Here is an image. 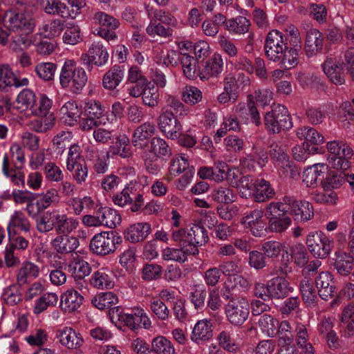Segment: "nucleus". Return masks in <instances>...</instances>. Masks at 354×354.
<instances>
[{"label":"nucleus","instance_id":"obj_28","mask_svg":"<svg viewBox=\"0 0 354 354\" xmlns=\"http://www.w3.org/2000/svg\"><path fill=\"white\" fill-rule=\"evenodd\" d=\"M301 47V46L299 45L297 48H288L285 46L281 56H279L278 59L274 62H279L280 67L285 70L295 68L299 63V50Z\"/></svg>","mask_w":354,"mask_h":354},{"label":"nucleus","instance_id":"obj_46","mask_svg":"<svg viewBox=\"0 0 354 354\" xmlns=\"http://www.w3.org/2000/svg\"><path fill=\"white\" fill-rule=\"evenodd\" d=\"M297 136L301 140L313 145H320L324 142V137L315 129L310 127H302L297 130Z\"/></svg>","mask_w":354,"mask_h":354},{"label":"nucleus","instance_id":"obj_25","mask_svg":"<svg viewBox=\"0 0 354 354\" xmlns=\"http://www.w3.org/2000/svg\"><path fill=\"white\" fill-rule=\"evenodd\" d=\"M84 297L74 289L66 290L61 297V308L71 313L76 311L82 305Z\"/></svg>","mask_w":354,"mask_h":354},{"label":"nucleus","instance_id":"obj_41","mask_svg":"<svg viewBox=\"0 0 354 354\" xmlns=\"http://www.w3.org/2000/svg\"><path fill=\"white\" fill-rule=\"evenodd\" d=\"M334 267L341 275H348L353 270V257L346 252H336Z\"/></svg>","mask_w":354,"mask_h":354},{"label":"nucleus","instance_id":"obj_18","mask_svg":"<svg viewBox=\"0 0 354 354\" xmlns=\"http://www.w3.org/2000/svg\"><path fill=\"white\" fill-rule=\"evenodd\" d=\"M322 69L331 82L342 85L345 82L342 64L335 57H328L322 65Z\"/></svg>","mask_w":354,"mask_h":354},{"label":"nucleus","instance_id":"obj_49","mask_svg":"<svg viewBox=\"0 0 354 354\" xmlns=\"http://www.w3.org/2000/svg\"><path fill=\"white\" fill-rule=\"evenodd\" d=\"M78 225L77 219L68 217L65 214H60L55 231L58 234L67 235L76 230Z\"/></svg>","mask_w":354,"mask_h":354},{"label":"nucleus","instance_id":"obj_8","mask_svg":"<svg viewBox=\"0 0 354 354\" xmlns=\"http://www.w3.org/2000/svg\"><path fill=\"white\" fill-rule=\"evenodd\" d=\"M169 171L170 174L174 176L184 173L176 184L177 188L180 190L183 189L190 183L195 172L194 167H190L187 160L181 156L172 159Z\"/></svg>","mask_w":354,"mask_h":354},{"label":"nucleus","instance_id":"obj_33","mask_svg":"<svg viewBox=\"0 0 354 354\" xmlns=\"http://www.w3.org/2000/svg\"><path fill=\"white\" fill-rule=\"evenodd\" d=\"M76 69V63L73 60L68 59L64 62L59 74V84L62 88H68L71 91Z\"/></svg>","mask_w":354,"mask_h":354},{"label":"nucleus","instance_id":"obj_12","mask_svg":"<svg viewBox=\"0 0 354 354\" xmlns=\"http://www.w3.org/2000/svg\"><path fill=\"white\" fill-rule=\"evenodd\" d=\"M115 317L133 331H136L142 326L145 328H148L151 326V322L142 309H137L132 313H122L120 308H118Z\"/></svg>","mask_w":354,"mask_h":354},{"label":"nucleus","instance_id":"obj_24","mask_svg":"<svg viewBox=\"0 0 354 354\" xmlns=\"http://www.w3.org/2000/svg\"><path fill=\"white\" fill-rule=\"evenodd\" d=\"M151 232V225L148 223H138L130 225L124 232V239L135 243L144 241Z\"/></svg>","mask_w":354,"mask_h":354},{"label":"nucleus","instance_id":"obj_47","mask_svg":"<svg viewBox=\"0 0 354 354\" xmlns=\"http://www.w3.org/2000/svg\"><path fill=\"white\" fill-rule=\"evenodd\" d=\"M250 21L243 16H238L230 19L226 22V29L234 34H245L249 31Z\"/></svg>","mask_w":354,"mask_h":354},{"label":"nucleus","instance_id":"obj_17","mask_svg":"<svg viewBox=\"0 0 354 354\" xmlns=\"http://www.w3.org/2000/svg\"><path fill=\"white\" fill-rule=\"evenodd\" d=\"M223 70V62L221 55H214L199 66L198 75L203 81L209 80L212 77H218Z\"/></svg>","mask_w":354,"mask_h":354},{"label":"nucleus","instance_id":"obj_31","mask_svg":"<svg viewBox=\"0 0 354 354\" xmlns=\"http://www.w3.org/2000/svg\"><path fill=\"white\" fill-rule=\"evenodd\" d=\"M112 145L109 147L108 153L118 155L123 158H129L132 155L130 141L125 135L118 136L115 141H112Z\"/></svg>","mask_w":354,"mask_h":354},{"label":"nucleus","instance_id":"obj_32","mask_svg":"<svg viewBox=\"0 0 354 354\" xmlns=\"http://www.w3.org/2000/svg\"><path fill=\"white\" fill-rule=\"evenodd\" d=\"M60 213L57 211L46 212L37 219V229L39 232L46 233L55 229L59 218Z\"/></svg>","mask_w":354,"mask_h":354},{"label":"nucleus","instance_id":"obj_48","mask_svg":"<svg viewBox=\"0 0 354 354\" xmlns=\"http://www.w3.org/2000/svg\"><path fill=\"white\" fill-rule=\"evenodd\" d=\"M43 10L49 15H61L65 17L68 14V6L59 0H41V2Z\"/></svg>","mask_w":354,"mask_h":354},{"label":"nucleus","instance_id":"obj_35","mask_svg":"<svg viewBox=\"0 0 354 354\" xmlns=\"http://www.w3.org/2000/svg\"><path fill=\"white\" fill-rule=\"evenodd\" d=\"M213 336L212 324L210 320L203 319L198 321L192 331V339L198 341H206Z\"/></svg>","mask_w":354,"mask_h":354},{"label":"nucleus","instance_id":"obj_54","mask_svg":"<svg viewBox=\"0 0 354 354\" xmlns=\"http://www.w3.org/2000/svg\"><path fill=\"white\" fill-rule=\"evenodd\" d=\"M151 351L156 354L175 353V349L171 342L163 336H158L152 340Z\"/></svg>","mask_w":354,"mask_h":354},{"label":"nucleus","instance_id":"obj_45","mask_svg":"<svg viewBox=\"0 0 354 354\" xmlns=\"http://www.w3.org/2000/svg\"><path fill=\"white\" fill-rule=\"evenodd\" d=\"M90 283L97 288L109 289L113 286V282L108 274L106 268H102L95 272L90 279Z\"/></svg>","mask_w":354,"mask_h":354},{"label":"nucleus","instance_id":"obj_63","mask_svg":"<svg viewBox=\"0 0 354 354\" xmlns=\"http://www.w3.org/2000/svg\"><path fill=\"white\" fill-rule=\"evenodd\" d=\"M150 309L162 321L169 319L170 311L165 302L158 298H152L150 301Z\"/></svg>","mask_w":354,"mask_h":354},{"label":"nucleus","instance_id":"obj_42","mask_svg":"<svg viewBox=\"0 0 354 354\" xmlns=\"http://www.w3.org/2000/svg\"><path fill=\"white\" fill-rule=\"evenodd\" d=\"M19 228L24 232H29L30 229V223L27 219L24 214L21 211H15L11 216L10 222L8 225V232L9 237L11 236L12 230L14 234L15 228Z\"/></svg>","mask_w":354,"mask_h":354},{"label":"nucleus","instance_id":"obj_37","mask_svg":"<svg viewBox=\"0 0 354 354\" xmlns=\"http://www.w3.org/2000/svg\"><path fill=\"white\" fill-rule=\"evenodd\" d=\"M300 292L304 303L310 306H315L317 301V290L313 286V281L304 278L300 282Z\"/></svg>","mask_w":354,"mask_h":354},{"label":"nucleus","instance_id":"obj_44","mask_svg":"<svg viewBox=\"0 0 354 354\" xmlns=\"http://www.w3.org/2000/svg\"><path fill=\"white\" fill-rule=\"evenodd\" d=\"M36 97L35 93L30 89H23L17 97L16 109L21 111H31L34 103L36 102Z\"/></svg>","mask_w":354,"mask_h":354},{"label":"nucleus","instance_id":"obj_13","mask_svg":"<svg viewBox=\"0 0 354 354\" xmlns=\"http://www.w3.org/2000/svg\"><path fill=\"white\" fill-rule=\"evenodd\" d=\"M283 35L277 30H272L268 32L265 41V52L267 57L273 62L281 56V53L285 48Z\"/></svg>","mask_w":354,"mask_h":354},{"label":"nucleus","instance_id":"obj_16","mask_svg":"<svg viewBox=\"0 0 354 354\" xmlns=\"http://www.w3.org/2000/svg\"><path fill=\"white\" fill-rule=\"evenodd\" d=\"M268 153L266 149L256 144L253 146L252 152L246 154L241 160V165L243 167L249 170H254L257 167H263L268 162Z\"/></svg>","mask_w":354,"mask_h":354},{"label":"nucleus","instance_id":"obj_53","mask_svg":"<svg viewBox=\"0 0 354 354\" xmlns=\"http://www.w3.org/2000/svg\"><path fill=\"white\" fill-rule=\"evenodd\" d=\"M57 64L52 62H40L35 67L37 76L44 82H51L54 80Z\"/></svg>","mask_w":354,"mask_h":354},{"label":"nucleus","instance_id":"obj_11","mask_svg":"<svg viewBox=\"0 0 354 354\" xmlns=\"http://www.w3.org/2000/svg\"><path fill=\"white\" fill-rule=\"evenodd\" d=\"M178 116L174 115L167 109H161L158 117V124L160 130L168 138L174 140L179 137V133L182 130V125L178 120Z\"/></svg>","mask_w":354,"mask_h":354},{"label":"nucleus","instance_id":"obj_29","mask_svg":"<svg viewBox=\"0 0 354 354\" xmlns=\"http://www.w3.org/2000/svg\"><path fill=\"white\" fill-rule=\"evenodd\" d=\"M124 73V66L114 65L104 74L102 79L103 86L109 90L115 89L122 82Z\"/></svg>","mask_w":354,"mask_h":354},{"label":"nucleus","instance_id":"obj_52","mask_svg":"<svg viewBox=\"0 0 354 354\" xmlns=\"http://www.w3.org/2000/svg\"><path fill=\"white\" fill-rule=\"evenodd\" d=\"M21 86L12 69L7 65L0 66V89L6 90L8 87Z\"/></svg>","mask_w":354,"mask_h":354},{"label":"nucleus","instance_id":"obj_23","mask_svg":"<svg viewBox=\"0 0 354 354\" xmlns=\"http://www.w3.org/2000/svg\"><path fill=\"white\" fill-rule=\"evenodd\" d=\"M328 171V167L324 164H315L307 168L303 175V181L307 187H314L319 181L323 185L324 176Z\"/></svg>","mask_w":354,"mask_h":354},{"label":"nucleus","instance_id":"obj_6","mask_svg":"<svg viewBox=\"0 0 354 354\" xmlns=\"http://www.w3.org/2000/svg\"><path fill=\"white\" fill-rule=\"evenodd\" d=\"M3 26L10 31L32 33L35 24L32 19L24 13L14 10L6 12L3 18Z\"/></svg>","mask_w":354,"mask_h":354},{"label":"nucleus","instance_id":"obj_59","mask_svg":"<svg viewBox=\"0 0 354 354\" xmlns=\"http://www.w3.org/2000/svg\"><path fill=\"white\" fill-rule=\"evenodd\" d=\"M71 133L68 131H62L55 136L53 140V149L56 155H62L65 149L70 146Z\"/></svg>","mask_w":354,"mask_h":354},{"label":"nucleus","instance_id":"obj_62","mask_svg":"<svg viewBox=\"0 0 354 354\" xmlns=\"http://www.w3.org/2000/svg\"><path fill=\"white\" fill-rule=\"evenodd\" d=\"M189 254L180 247L178 248L167 247L162 251V257L165 261H174L184 263Z\"/></svg>","mask_w":354,"mask_h":354},{"label":"nucleus","instance_id":"obj_60","mask_svg":"<svg viewBox=\"0 0 354 354\" xmlns=\"http://www.w3.org/2000/svg\"><path fill=\"white\" fill-rule=\"evenodd\" d=\"M162 109H167L178 117L187 115V109H185L181 101L175 96L169 95L166 100V105Z\"/></svg>","mask_w":354,"mask_h":354},{"label":"nucleus","instance_id":"obj_21","mask_svg":"<svg viewBox=\"0 0 354 354\" xmlns=\"http://www.w3.org/2000/svg\"><path fill=\"white\" fill-rule=\"evenodd\" d=\"M315 284L318 294L322 299L328 300L335 296L336 287L330 272H320L315 278Z\"/></svg>","mask_w":354,"mask_h":354},{"label":"nucleus","instance_id":"obj_61","mask_svg":"<svg viewBox=\"0 0 354 354\" xmlns=\"http://www.w3.org/2000/svg\"><path fill=\"white\" fill-rule=\"evenodd\" d=\"M184 75L189 80H194L196 77V65L197 61L187 54L180 55V59Z\"/></svg>","mask_w":354,"mask_h":354},{"label":"nucleus","instance_id":"obj_2","mask_svg":"<svg viewBox=\"0 0 354 354\" xmlns=\"http://www.w3.org/2000/svg\"><path fill=\"white\" fill-rule=\"evenodd\" d=\"M224 299L227 300L225 306V314L227 320L233 326L242 325L248 318L250 304L242 297L232 296L228 292L223 294Z\"/></svg>","mask_w":354,"mask_h":354},{"label":"nucleus","instance_id":"obj_3","mask_svg":"<svg viewBox=\"0 0 354 354\" xmlns=\"http://www.w3.org/2000/svg\"><path fill=\"white\" fill-rule=\"evenodd\" d=\"M264 124L269 132L279 133L292 127V119L288 109L281 104L274 105L264 116Z\"/></svg>","mask_w":354,"mask_h":354},{"label":"nucleus","instance_id":"obj_39","mask_svg":"<svg viewBox=\"0 0 354 354\" xmlns=\"http://www.w3.org/2000/svg\"><path fill=\"white\" fill-rule=\"evenodd\" d=\"M38 118L29 123L30 129L38 133H46L53 128L55 117L53 113L45 115H37Z\"/></svg>","mask_w":354,"mask_h":354},{"label":"nucleus","instance_id":"obj_51","mask_svg":"<svg viewBox=\"0 0 354 354\" xmlns=\"http://www.w3.org/2000/svg\"><path fill=\"white\" fill-rule=\"evenodd\" d=\"M236 187L239 189L240 196L248 198L254 194L256 179L249 175L241 176Z\"/></svg>","mask_w":354,"mask_h":354},{"label":"nucleus","instance_id":"obj_20","mask_svg":"<svg viewBox=\"0 0 354 354\" xmlns=\"http://www.w3.org/2000/svg\"><path fill=\"white\" fill-rule=\"evenodd\" d=\"M289 281L284 277H275L268 281L270 299H283L292 292Z\"/></svg>","mask_w":354,"mask_h":354},{"label":"nucleus","instance_id":"obj_55","mask_svg":"<svg viewBox=\"0 0 354 354\" xmlns=\"http://www.w3.org/2000/svg\"><path fill=\"white\" fill-rule=\"evenodd\" d=\"M258 324L261 329L263 332L266 333L268 336L274 337L277 335L279 321L274 319L272 316L264 314L259 317Z\"/></svg>","mask_w":354,"mask_h":354},{"label":"nucleus","instance_id":"obj_1","mask_svg":"<svg viewBox=\"0 0 354 354\" xmlns=\"http://www.w3.org/2000/svg\"><path fill=\"white\" fill-rule=\"evenodd\" d=\"M171 239L185 252L189 255H196L199 252L198 247L208 241V235L204 227L196 225L190 229L180 228L174 230Z\"/></svg>","mask_w":354,"mask_h":354},{"label":"nucleus","instance_id":"obj_10","mask_svg":"<svg viewBox=\"0 0 354 354\" xmlns=\"http://www.w3.org/2000/svg\"><path fill=\"white\" fill-rule=\"evenodd\" d=\"M262 209L255 208L246 212L241 219V223L249 229L252 235L260 237L266 232V219Z\"/></svg>","mask_w":354,"mask_h":354},{"label":"nucleus","instance_id":"obj_36","mask_svg":"<svg viewBox=\"0 0 354 354\" xmlns=\"http://www.w3.org/2000/svg\"><path fill=\"white\" fill-rule=\"evenodd\" d=\"M149 151L156 158L166 159L171 155V149L167 142L160 138L153 137L150 141Z\"/></svg>","mask_w":354,"mask_h":354},{"label":"nucleus","instance_id":"obj_9","mask_svg":"<svg viewBox=\"0 0 354 354\" xmlns=\"http://www.w3.org/2000/svg\"><path fill=\"white\" fill-rule=\"evenodd\" d=\"M331 241L322 232H315L308 234L306 245L311 254L317 258L324 259L330 254L332 248Z\"/></svg>","mask_w":354,"mask_h":354},{"label":"nucleus","instance_id":"obj_30","mask_svg":"<svg viewBox=\"0 0 354 354\" xmlns=\"http://www.w3.org/2000/svg\"><path fill=\"white\" fill-rule=\"evenodd\" d=\"M52 245L58 253L68 254L73 252L79 246V240L75 236L60 235L57 236L52 241Z\"/></svg>","mask_w":354,"mask_h":354},{"label":"nucleus","instance_id":"obj_58","mask_svg":"<svg viewBox=\"0 0 354 354\" xmlns=\"http://www.w3.org/2000/svg\"><path fill=\"white\" fill-rule=\"evenodd\" d=\"M207 297L206 287L203 284L194 285L190 293V299L196 309H202L205 306Z\"/></svg>","mask_w":354,"mask_h":354},{"label":"nucleus","instance_id":"obj_4","mask_svg":"<svg viewBox=\"0 0 354 354\" xmlns=\"http://www.w3.org/2000/svg\"><path fill=\"white\" fill-rule=\"evenodd\" d=\"M121 242V237L113 232H102L93 236L90 241L89 248L93 254L104 257L113 253L116 245Z\"/></svg>","mask_w":354,"mask_h":354},{"label":"nucleus","instance_id":"obj_50","mask_svg":"<svg viewBox=\"0 0 354 354\" xmlns=\"http://www.w3.org/2000/svg\"><path fill=\"white\" fill-rule=\"evenodd\" d=\"M212 199L220 205H227L235 201L236 196L229 187H219L212 193Z\"/></svg>","mask_w":354,"mask_h":354},{"label":"nucleus","instance_id":"obj_64","mask_svg":"<svg viewBox=\"0 0 354 354\" xmlns=\"http://www.w3.org/2000/svg\"><path fill=\"white\" fill-rule=\"evenodd\" d=\"M284 245L276 241H268L262 244L261 250L266 257L269 259L278 258L283 250Z\"/></svg>","mask_w":354,"mask_h":354},{"label":"nucleus","instance_id":"obj_57","mask_svg":"<svg viewBox=\"0 0 354 354\" xmlns=\"http://www.w3.org/2000/svg\"><path fill=\"white\" fill-rule=\"evenodd\" d=\"M58 301V296L55 293L48 292L44 294L36 301L34 313L39 314L46 310L49 306H55Z\"/></svg>","mask_w":354,"mask_h":354},{"label":"nucleus","instance_id":"obj_7","mask_svg":"<svg viewBox=\"0 0 354 354\" xmlns=\"http://www.w3.org/2000/svg\"><path fill=\"white\" fill-rule=\"evenodd\" d=\"M83 113L82 127L84 131L92 129L102 124H105L106 118L104 115V109L99 101L89 100L85 103Z\"/></svg>","mask_w":354,"mask_h":354},{"label":"nucleus","instance_id":"obj_19","mask_svg":"<svg viewBox=\"0 0 354 354\" xmlns=\"http://www.w3.org/2000/svg\"><path fill=\"white\" fill-rule=\"evenodd\" d=\"M55 337L62 346L68 349H77L84 342L80 333L67 326L57 330Z\"/></svg>","mask_w":354,"mask_h":354},{"label":"nucleus","instance_id":"obj_15","mask_svg":"<svg viewBox=\"0 0 354 354\" xmlns=\"http://www.w3.org/2000/svg\"><path fill=\"white\" fill-rule=\"evenodd\" d=\"M324 36L318 29L310 28L306 32L304 50L308 57H312L323 50Z\"/></svg>","mask_w":354,"mask_h":354},{"label":"nucleus","instance_id":"obj_38","mask_svg":"<svg viewBox=\"0 0 354 354\" xmlns=\"http://www.w3.org/2000/svg\"><path fill=\"white\" fill-rule=\"evenodd\" d=\"M97 214L100 217L101 225L113 229L121 223L120 215L116 210L110 207L100 208L97 211Z\"/></svg>","mask_w":354,"mask_h":354},{"label":"nucleus","instance_id":"obj_22","mask_svg":"<svg viewBox=\"0 0 354 354\" xmlns=\"http://www.w3.org/2000/svg\"><path fill=\"white\" fill-rule=\"evenodd\" d=\"M156 133V126L153 122H146L138 126L134 131L132 144L139 149H144L147 141Z\"/></svg>","mask_w":354,"mask_h":354},{"label":"nucleus","instance_id":"obj_14","mask_svg":"<svg viewBox=\"0 0 354 354\" xmlns=\"http://www.w3.org/2000/svg\"><path fill=\"white\" fill-rule=\"evenodd\" d=\"M283 201L288 202L290 214L295 216V220L307 221L313 217L314 209L308 201H297L291 196L283 197Z\"/></svg>","mask_w":354,"mask_h":354},{"label":"nucleus","instance_id":"obj_27","mask_svg":"<svg viewBox=\"0 0 354 354\" xmlns=\"http://www.w3.org/2000/svg\"><path fill=\"white\" fill-rule=\"evenodd\" d=\"M93 305L100 310L109 308V313L113 317L115 315V310L118 307H112L118 302V297L112 292H102L97 295L91 301Z\"/></svg>","mask_w":354,"mask_h":354},{"label":"nucleus","instance_id":"obj_34","mask_svg":"<svg viewBox=\"0 0 354 354\" xmlns=\"http://www.w3.org/2000/svg\"><path fill=\"white\" fill-rule=\"evenodd\" d=\"M275 194L274 189L268 181L264 179H256V187L254 196V201L257 203L266 202L274 197Z\"/></svg>","mask_w":354,"mask_h":354},{"label":"nucleus","instance_id":"obj_26","mask_svg":"<svg viewBox=\"0 0 354 354\" xmlns=\"http://www.w3.org/2000/svg\"><path fill=\"white\" fill-rule=\"evenodd\" d=\"M39 268L37 265L26 261L18 270L16 275L17 285L23 286L27 284L30 280L36 279L39 274Z\"/></svg>","mask_w":354,"mask_h":354},{"label":"nucleus","instance_id":"obj_43","mask_svg":"<svg viewBox=\"0 0 354 354\" xmlns=\"http://www.w3.org/2000/svg\"><path fill=\"white\" fill-rule=\"evenodd\" d=\"M88 53L93 64L97 66H104L108 62L109 53L103 44L99 41L91 44L88 48Z\"/></svg>","mask_w":354,"mask_h":354},{"label":"nucleus","instance_id":"obj_40","mask_svg":"<svg viewBox=\"0 0 354 354\" xmlns=\"http://www.w3.org/2000/svg\"><path fill=\"white\" fill-rule=\"evenodd\" d=\"M290 207L288 202H271L266 207L265 215L267 218L290 217Z\"/></svg>","mask_w":354,"mask_h":354},{"label":"nucleus","instance_id":"obj_5","mask_svg":"<svg viewBox=\"0 0 354 354\" xmlns=\"http://www.w3.org/2000/svg\"><path fill=\"white\" fill-rule=\"evenodd\" d=\"M327 149L333 156V167L337 170H346L349 167L348 159L353 155L351 147L339 140H333L327 143Z\"/></svg>","mask_w":354,"mask_h":354},{"label":"nucleus","instance_id":"obj_56","mask_svg":"<svg viewBox=\"0 0 354 354\" xmlns=\"http://www.w3.org/2000/svg\"><path fill=\"white\" fill-rule=\"evenodd\" d=\"M52 106V101L46 94H40L39 97H36V102L31 109V113L35 115H45L50 114L49 113Z\"/></svg>","mask_w":354,"mask_h":354}]
</instances>
